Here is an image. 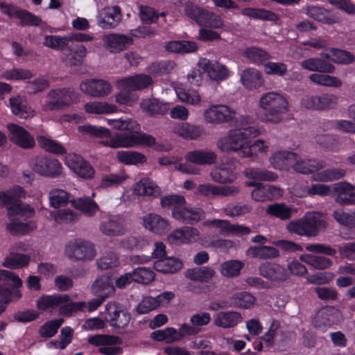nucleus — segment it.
<instances>
[{
	"label": "nucleus",
	"instance_id": "4c0bfd02",
	"mask_svg": "<svg viewBox=\"0 0 355 355\" xmlns=\"http://www.w3.org/2000/svg\"><path fill=\"white\" fill-rule=\"evenodd\" d=\"M336 309L331 306L322 307L316 313L314 318V324L318 328H326L335 323Z\"/></svg>",
	"mask_w": 355,
	"mask_h": 355
},
{
	"label": "nucleus",
	"instance_id": "f257e3e1",
	"mask_svg": "<svg viewBox=\"0 0 355 355\" xmlns=\"http://www.w3.org/2000/svg\"><path fill=\"white\" fill-rule=\"evenodd\" d=\"M160 205L162 208L171 209L172 217L182 223L194 225L206 217V213L202 209L188 205L182 195L164 196L160 200Z\"/></svg>",
	"mask_w": 355,
	"mask_h": 355
},
{
	"label": "nucleus",
	"instance_id": "6e6d98bb",
	"mask_svg": "<svg viewBox=\"0 0 355 355\" xmlns=\"http://www.w3.org/2000/svg\"><path fill=\"white\" fill-rule=\"evenodd\" d=\"M301 191H297L296 195L300 197H305L308 196L318 195L320 196H327L331 193L330 186L323 184H314L311 187L300 186Z\"/></svg>",
	"mask_w": 355,
	"mask_h": 355
},
{
	"label": "nucleus",
	"instance_id": "6ab92c4d",
	"mask_svg": "<svg viewBox=\"0 0 355 355\" xmlns=\"http://www.w3.org/2000/svg\"><path fill=\"white\" fill-rule=\"evenodd\" d=\"M8 137L10 140L22 148H32L35 146V140L33 136L23 127L15 124L8 123Z\"/></svg>",
	"mask_w": 355,
	"mask_h": 355
},
{
	"label": "nucleus",
	"instance_id": "412c9836",
	"mask_svg": "<svg viewBox=\"0 0 355 355\" xmlns=\"http://www.w3.org/2000/svg\"><path fill=\"white\" fill-rule=\"evenodd\" d=\"M211 320V315L207 312H199L192 315L189 319L190 323L181 324L184 336H193L198 334L202 331V327L207 325Z\"/></svg>",
	"mask_w": 355,
	"mask_h": 355
},
{
	"label": "nucleus",
	"instance_id": "c85d7f7f",
	"mask_svg": "<svg viewBox=\"0 0 355 355\" xmlns=\"http://www.w3.org/2000/svg\"><path fill=\"white\" fill-rule=\"evenodd\" d=\"M217 158L216 152L207 148L190 151L185 155L187 162L199 165H211L216 163Z\"/></svg>",
	"mask_w": 355,
	"mask_h": 355
},
{
	"label": "nucleus",
	"instance_id": "680f3d73",
	"mask_svg": "<svg viewBox=\"0 0 355 355\" xmlns=\"http://www.w3.org/2000/svg\"><path fill=\"white\" fill-rule=\"evenodd\" d=\"M244 263L239 260H229L220 266V274L226 277H234L239 275Z\"/></svg>",
	"mask_w": 355,
	"mask_h": 355
},
{
	"label": "nucleus",
	"instance_id": "6e6552de",
	"mask_svg": "<svg viewBox=\"0 0 355 355\" xmlns=\"http://www.w3.org/2000/svg\"><path fill=\"white\" fill-rule=\"evenodd\" d=\"M79 95L75 91L67 88L51 89L42 103L41 109L44 112L62 110L73 102L78 101Z\"/></svg>",
	"mask_w": 355,
	"mask_h": 355
},
{
	"label": "nucleus",
	"instance_id": "4be33fe9",
	"mask_svg": "<svg viewBox=\"0 0 355 355\" xmlns=\"http://www.w3.org/2000/svg\"><path fill=\"white\" fill-rule=\"evenodd\" d=\"M66 164L82 178L92 179L94 176L93 167L79 155L69 154L66 157Z\"/></svg>",
	"mask_w": 355,
	"mask_h": 355
},
{
	"label": "nucleus",
	"instance_id": "3c124183",
	"mask_svg": "<svg viewBox=\"0 0 355 355\" xmlns=\"http://www.w3.org/2000/svg\"><path fill=\"white\" fill-rule=\"evenodd\" d=\"M141 110L149 116L164 114L168 110V105L157 99H144L140 104Z\"/></svg>",
	"mask_w": 355,
	"mask_h": 355
},
{
	"label": "nucleus",
	"instance_id": "f8f14e48",
	"mask_svg": "<svg viewBox=\"0 0 355 355\" xmlns=\"http://www.w3.org/2000/svg\"><path fill=\"white\" fill-rule=\"evenodd\" d=\"M31 169L37 174L49 178H57L62 173L60 162L54 158L40 155L33 158L29 163Z\"/></svg>",
	"mask_w": 355,
	"mask_h": 355
},
{
	"label": "nucleus",
	"instance_id": "8fccbe9b",
	"mask_svg": "<svg viewBox=\"0 0 355 355\" xmlns=\"http://www.w3.org/2000/svg\"><path fill=\"white\" fill-rule=\"evenodd\" d=\"M72 205L87 216L94 215L98 210V205L90 197H81L71 200Z\"/></svg>",
	"mask_w": 355,
	"mask_h": 355
},
{
	"label": "nucleus",
	"instance_id": "c756f323",
	"mask_svg": "<svg viewBox=\"0 0 355 355\" xmlns=\"http://www.w3.org/2000/svg\"><path fill=\"white\" fill-rule=\"evenodd\" d=\"M144 227L150 231L161 234L170 230V223L156 214H148L143 217Z\"/></svg>",
	"mask_w": 355,
	"mask_h": 355
},
{
	"label": "nucleus",
	"instance_id": "0e129e2a",
	"mask_svg": "<svg viewBox=\"0 0 355 355\" xmlns=\"http://www.w3.org/2000/svg\"><path fill=\"white\" fill-rule=\"evenodd\" d=\"M50 216L53 220L58 223L67 224L76 221L78 219L79 214L73 210L63 209L51 211Z\"/></svg>",
	"mask_w": 355,
	"mask_h": 355
},
{
	"label": "nucleus",
	"instance_id": "79ce46f5",
	"mask_svg": "<svg viewBox=\"0 0 355 355\" xmlns=\"http://www.w3.org/2000/svg\"><path fill=\"white\" fill-rule=\"evenodd\" d=\"M266 213L281 220H287L291 218L295 210L284 202H275L266 207Z\"/></svg>",
	"mask_w": 355,
	"mask_h": 355
},
{
	"label": "nucleus",
	"instance_id": "f704fd0d",
	"mask_svg": "<svg viewBox=\"0 0 355 355\" xmlns=\"http://www.w3.org/2000/svg\"><path fill=\"white\" fill-rule=\"evenodd\" d=\"M134 192L141 196L157 198L161 194V189L154 181L145 178L136 183Z\"/></svg>",
	"mask_w": 355,
	"mask_h": 355
},
{
	"label": "nucleus",
	"instance_id": "9d476101",
	"mask_svg": "<svg viewBox=\"0 0 355 355\" xmlns=\"http://www.w3.org/2000/svg\"><path fill=\"white\" fill-rule=\"evenodd\" d=\"M2 283L0 284V297H3L5 303L17 301L21 297L19 288L22 286V281L15 272L2 270Z\"/></svg>",
	"mask_w": 355,
	"mask_h": 355
},
{
	"label": "nucleus",
	"instance_id": "09e8293b",
	"mask_svg": "<svg viewBox=\"0 0 355 355\" xmlns=\"http://www.w3.org/2000/svg\"><path fill=\"white\" fill-rule=\"evenodd\" d=\"M218 229L219 233L225 236H242L251 232V229L249 227L243 225L232 224L227 220H223Z\"/></svg>",
	"mask_w": 355,
	"mask_h": 355
},
{
	"label": "nucleus",
	"instance_id": "39448f33",
	"mask_svg": "<svg viewBox=\"0 0 355 355\" xmlns=\"http://www.w3.org/2000/svg\"><path fill=\"white\" fill-rule=\"evenodd\" d=\"M327 227L325 215L321 212L306 214L303 218L290 221L286 230L299 236L314 237Z\"/></svg>",
	"mask_w": 355,
	"mask_h": 355
},
{
	"label": "nucleus",
	"instance_id": "ddd939ff",
	"mask_svg": "<svg viewBox=\"0 0 355 355\" xmlns=\"http://www.w3.org/2000/svg\"><path fill=\"white\" fill-rule=\"evenodd\" d=\"M236 115L234 109L222 104L209 106L203 114L205 121L213 125L233 123Z\"/></svg>",
	"mask_w": 355,
	"mask_h": 355
},
{
	"label": "nucleus",
	"instance_id": "338daca9",
	"mask_svg": "<svg viewBox=\"0 0 355 355\" xmlns=\"http://www.w3.org/2000/svg\"><path fill=\"white\" fill-rule=\"evenodd\" d=\"M311 82L322 86L340 87L342 86V81L336 76L327 74L313 73L309 76Z\"/></svg>",
	"mask_w": 355,
	"mask_h": 355
},
{
	"label": "nucleus",
	"instance_id": "dca6fc26",
	"mask_svg": "<svg viewBox=\"0 0 355 355\" xmlns=\"http://www.w3.org/2000/svg\"><path fill=\"white\" fill-rule=\"evenodd\" d=\"M88 342L96 346H101L98 352L105 355H119L122 348L116 346L121 343V340L117 336L108 335H96L91 336Z\"/></svg>",
	"mask_w": 355,
	"mask_h": 355
},
{
	"label": "nucleus",
	"instance_id": "5fc2aeb1",
	"mask_svg": "<svg viewBox=\"0 0 355 355\" xmlns=\"http://www.w3.org/2000/svg\"><path fill=\"white\" fill-rule=\"evenodd\" d=\"M268 146L263 139H257L251 143L248 139V148L241 153L242 158H254L260 155H266Z\"/></svg>",
	"mask_w": 355,
	"mask_h": 355
},
{
	"label": "nucleus",
	"instance_id": "bb28decb",
	"mask_svg": "<svg viewBox=\"0 0 355 355\" xmlns=\"http://www.w3.org/2000/svg\"><path fill=\"white\" fill-rule=\"evenodd\" d=\"M242 320L243 317L241 313L234 311H219L213 316L214 324L222 329L234 328Z\"/></svg>",
	"mask_w": 355,
	"mask_h": 355
},
{
	"label": "nucleus",
	"instance_id": "c9c22d12",
	"mask_svg": "<svg viewBox=\"0 0 355 355\" xmlns=\"http://www.w3.org/2000/svg\"><path fill=\"white\" fill-rule=\"evenodd\" d=\"M241 81L243 86L248 89H257L264 83L261 73L254 68L243 70L241 75Z\"/></svg>",
	"mask_w": 355,
	"mask_h": 355
},
{
	"label": "nucleus",
	"instance_id": "f03ea898",
	"mask_svg": "<svg viewBox=\"0 0 355 355\" xmlns=\"http://www.w3.org/2000/svg\"><path fill=\"white\" fill-rule=\"evenodd\" d=\"M259 119L265 123H279L288 112L286 98L280 93L269 92L263 94L259 100Z\"/></svg>",
	"mask_w": 355,
	"mask_h": 355
},
{
	"label": "nucleus",
	"instance_id": "a211bd4d",
	"mask_svg": "<svg viewBox=\"0 0 355 355\" xmlns=\"http://www.w3.org/2000/svg\"><path fill=\"white\" fill-rule=\"evenodd\" d=\"M102 40L103 47L113 53H120L133 44L131 36L120 33L105 35Z\"/></svg>",
	"mask_w": 355,
	"mask_h": 355
},
{
	"label": "nucleus",
	"instance_id": "7ed1b4c3",
	"mask_svg": "<svg viewBox=\"0 0 355 355\" xmlns=\"http://www.w3.org/2000/svg\"><path fill=\"white\" fill-rule=\"evenodd\" d=\"M152 84V78L143 73L119 79L116 87L119 92L115 96V101L121 105L133 106L139 97L132 92L144 89Z\"/></svg>",
	"mask_w": 355,
	"mask_h": 355
},
{
	"label": "nucleus",
	"instance_id": "e433bc0d",
	"mask_svg": "<svg viewBox=\"0 0 355 355\" xmlns=\"http://www.w3.org/2000/svg\"><path fill=\"white\" fill-rule=\"evenodd\" d=\"M300 65L303 69L309 71L331 73L335 71V67L333 64L319 58H311L302 60Z\"/></svg>",
	"mask_w": 355,
	"mask_h": 355
},
{
	"label": "nucleus",
	"instance_id": "a19ab883",
	"mask_svg": "<svg viewBox=\"0 0 355 355\" xmlns=\"http://www.w3.org/2000/svg\"><path fill=\"white\" fill-rule=\"evenodd\" d=\"M173 132L185 139H197L203 133L201 127L188 123H179L173 128Z\"/></svg>",
	"mask_w": 355,
	"mask_h": 355
},
{
	"label": "nucleus",
	"instance_id": "473e14b6",
	"mask_svg": "<svg viewBox=\"0 0 355 355\" xmlns=\"http://www.w3.org/2000/svg\"><path fill=\"white\" fill-rule=\"evenodd\" d=\"M100 230L105 235L116 236L125 234L127 228L121 218L113 216L101 223Z\"/></svg>",
	"mask_w": 355,
	"mask_h": 355
},
{
	"label": "nucleus",
	"instance_id": "37998d69",
	"mask_svg": "<svg viewBox=\"0 0 355 355\" xmlns=\"http://www.w3.org/2000/svg\"><path fill=\"white\" fill-rule=\"evenodd\" d=\"M300 259L313 268L318 270H326L333 266V261L329 258L321 255L304 254L300 257Z\"/></svg>",
	"mask_w": 355,
	"mask_h": 355
},
{
	"label": "nucleus",
	"instance_id": "4d7b16f0",
	"mask_svg": "<svg viewBox=\"0 0 355 355\" xmlns=\"http://www.w3.org/2000/svg\"><path fill=\"white\" fill-rule=\"evenodd\" d=\"M166 48L168 51L174 53H189L198 50V46L194 42L191 41H172L168 42Z\"/></svg>",
	"mask_w": 355,
	"mask_h": 355
},
{
	"label": "nucleus",
	"instance_id": "5701e85b",
	"mask_svg": "<svg viewBox=\"0 0 355 355\" xmlns=\"http://www.w3.org/2000/svg\"><path fill=\"white\" fill-rule=\"evenodd\" d=\"M106 318L111 325L117 328L126 327L130 320V314L118 304L110 302L106 305Z\"/></svg>",
	"mask_w": 355,
	"mask_h": 355
},
{
	"label": "nucleus",
	"instance_id": "c03bdc74",
	"mask_svg": "<svg viewBox=\"0 0 355 355\" xmlns=\"http://www.w3.org/2000/svg\"><path fill=\"white\" fill-rule=\"evenodd\" d=\"M243 173L246 178L257 181L273 182L278 178L275 173L258 167L246 168Z\"/></svg>",
	"mask_w": 355,
	"mask_h": 355
},
{
	"label": "nucleus",
	"instance_id": "774afa93",
	"mask_svg": "<svg viewBox=\"0 0 355 355\" xmlns=\"http://www.w3.org/2000/svg\"><path fill=\"white\" fill-rule=\"evenodd\" d=\"M71 51V55L68 59V64L71 67L82 65L88 53L86 46L83 44H76Z\"/></svg>",
	"mask_w": 355,
	"mask_h": 355
},
{
	"label": "nucleus",
	"instance_id": "864d4df0",
	"mask_svg": "<svg viewBox=\"0 0 355 355\" xmlns=\"http://www.w3.org/2000/svg\"><path fill=\"white\" fill-rule=\"evenodd\" d=\"M306 14L311 18L326 24L337 23L338 20L329 15V11L318 6H308Z\"/></svg>",
	"mask_w": 355,
	"mask_h": 355
},
{
	"label": "nucleus",
	"instance_id": "bf43d9fd",
	"mask_svg": "<svg viewBox=\"0 0 355 355\" xmlns=\"http://www.w3.org/2000/svg\"><path fill=\"white\" fill-rule=\"evenodd\" d=\"M345 175V170L339 168H331L317 173L313 179L318 182H332L344 178Z\"/></svg>",
	"mask_w": 355,
	"mask_h": 355
},
{
	"label": "nucleus",
	"instance_id": "7c9ffc66",
	"mask_svg": "<svg viewBox=\"0 0 355 355\" xmlns=\"http://www.w3.org/2000/svg\"><path fill=\"white\" fill-rule=\"evenodd\" d=\"M92 293L96 296L107 298L115 292L111 277L107 275L98 277L92 285Z\"/></svg>",
	"mask_w": 355,
	"mask_h": 355
},
{
	"label": "nucleus",
	"instance_id": "052dcab7",
	"mask_svg": "<svg viewBox=\"0 0 355 355\" xmlns=\"http://www.w3.org/2000/svg\"><path fill=\"white\" fill-rule=\"evenodd\" d=\"M184 14L195 21L199 26L202 25V23L205 21V14L207 10L199 7L191 1H187L184 5Z\"/></svg>",
	"mask_w": 355,
	"mask_h": 355
},
{
	"label": "nucleus",
	"instance_id": "20e7f679",
	"mask_svg": "<svg viewBox=\"0 0 355 355\" xmlns=\"http://www.w3.org/2000/svg\"><path fill=\"white\" fill-rule=\"evenodd\" d=\"M260 133L259 129L256 127L231 129L217 140L216 147L223 153H236L241 157V153L248 148V139L256 137Z\"/></svg>",
	"mask_w": 355,
	"mask_h": 355
},
{
	"label": "nucleus",
	"instance_id": "1a4fd4ad",
	"mask_svg": "<svg viewBox=\"0 0 355 355\" xmlns=\"http://www.w3.org/2000/svg\"><path fill=\"white\" fill-rule=\"evenodd\" d=\"M64 253L68 259L75 261H90L96 254L94 245L82 239L68 241L64 247Z\"/></svg>",
	"mask_w": 355,
	"mask_h": 355
},
{
	"label": "nucleus",
	"instance_id": "393cba45",
	"mask_svg": "<svg viewBox=\"0 0 355 355\" xmlns=\"http://www.w3.org/2000/svg\"><path fill=\"white\" fill-rule=\"evenodd\" d=\"M199 230L191 226H184L174 230L168 236L172 243H190L198 240Z\"/></svg>",
	"mask_w": 355,
	"mask_h": 355
},
{
	"label": "nucleus",
	"instance_id": "a878e982",
	"mask_svg": "<svg viewBox=\"0 0 355 355\" xmlns=\"http://www.w3.org/2000/svg\"><path fill=\"white\" fill-rule=\"evenodd\" d=\"M122 19L121 9L119 6H108L104 8L101 13L98 26L105 29L116 28Z\"/></svg>",
	"mask_w": 355,
	"mask_h": 355
},
{
	"label": "nucleus",
	"instance_id": "72a5a7b5",
	"mask_svg": "<svg viewBox=\"0 0 355 355\" xmlns=\"http://www.w3.org/2000/svg\"><path fill=\"white\" fill-rule=\"evenodd\" d=\"M150 337L153 340L169 344L180 341L185 336L180 326L178 330L173 327H168L163 330L155 331L151 333Z\"/></svg>",
	"mask_w": 355,
	"mask_h": 355
},
{
	"label": "nucleus",
	"instance_id": "4468645a",
	"mask_svg": "<svg viewBox=\"0 0 355 355\" xmlns=\"http://www.w3.org/2000/svg\"><path fill=\"white\" fill-rule=\"evenodd\" d=\"M80 90L86 95L94 98H105L113 90L111 83L101 78H90L82 81Z\"/></svg>",
	"mask_w": 355,
	"mask_h": 355
},
{
	"label": "nucleus",
	"instance_id": "f3484780",
	"mask_svg": "<svg viewBox=\"0 0 355 355\" xmlns=\"http://www.w3.org/2000/svg\"><path fill=\"white\" fill-rule=\"evenodd\" d=\"M126 148L134 147L137 145H143L153 148L157 151H168L171 147L170 145H165L157 142L155 139L150 135L135 132L133 133H125Z\"/></svg>",
	"mask_w": 355,
	"mask_h": 355
},
{
	"label": "nucleus",
	"instance_id": "49530a36",
	"mask_svg": "<svg viewBox=\"0 0 355 355\" xmlns=\"http://www.w3.org/2000/svg\"><path fill=\"white\" fill-rule=\"evenodd\" d=\"M215 270L209 267L202 266L196 267L192 269L187 270L185 272V277L191 280L209 282L215 276Z\"/></svg>",
	"mask_w": 355,
	"mask_h": 355
},
{
	"label": "nucleus",
	"instance_id": "423d86ee",
	"mask_svg": "<svg viewBox=\"0 0 355 355\" xmlns=\"http://www.w3.org/2000/svg\"><path fill=\"white\" fill-rule=\"evenodd\" d=\"M37 308L42 311L58 308L60 315L71 316L85 307L83 302H73L67 294H53L43 295L37 301Z\"/></svg>",
	"mask_w": 355,
	"mask_h": 355
},
{
	"label": "nucleus",
	"instance_id": "a18cd8bd",
	"mask_svg": "<svg viewBox=\"0 0 355 355\" xmlns=\"http://www.w3.org/2000/svg\"><path fill=\"white\" fill-rule=\"evenodd\" d=\"M211 180L216 182L225 184L232 182L236 176L227 164L214 167L210 172Z\"/></svg>",
	"mask_w": 355,
	"mask_h": 355
},
{
	"label": "nucleus",
	"instance_id": "0eeeda50",
	"mask_svg": "<svg viewBox=\"0 0 355 355\" xmlns=\"http://www.w3.org/2000/svg\"><path fill=\"white\" fill-rule=\"evenodd\" d=\"M25 196L22 187H14L6 192L0 191V207L6 206L8 209V214L10 217L17 216V218H25L32 217L34 209L28 205L21 204L20 198Z\"/></svg>",
	"mask_w": 355,
	"mask_h": 355
},
{
	"label": "nucleus",
	"instance_id": "13d9d810",
	"mask_svg": "<svg viewBox=\"0 0 355 355\" xmlns=\"http://www.w3.org/2000/svg\"><path fill=\"white\" fill-rule=\"evenodd\" d=\"M49 202L51 207L59 208L71 202L70 194L63 189H54L49 192Z\"/></svg>",
	"mask_w": 355,
	"mask_h": 355
},
{
	"label": "nucleus",
	"instance_id": "58836bf2",
	"mask_svg": "<svg viewBox=\"0 0 355 355\" xmlns=\"http://www.w3.org/2000/svg\"><path fill=\"white\" fill-rule=\"evenodd\" d=\"M245 254L252 259H269L278 257L279 253L272 246L252 245L247 249Z\"/></svg>",
	"mask_w": 355,
	"mask_h": 355
},
{
	"label": "nucleus",
	"instance_id": "9b49d317",
	"mask_svg": "<svg viewBox=\"0 0 355 355\" xmlns=\"http://www.w3.org/2000/svg\"><path fill=\"white\" fill-rule=\"evenodd\" d=\"M79 131L83 134L97 137L109 138V139L101 140L100 144L105 146L113 148H126L125 133H117L111 136L110 131L103 127H96L91 125H85L79 127Z\"/></svg>",
	"mask_w": 355,
	"mask_h": 355
},
{
	"label": "nucleus",
	"instance_id": "de8ad7c7",
	"mask_svg": "<svg viewBox=\"0 0 355 355\" xmlns=\"http://www.w3.org/2000/svg\"><path fill=\"white\" fill-rule=\"evenodd\" d=\"M154 268L162 273H175L182 268V263L175 257L164 258L157 260Z\"/></svg>",
	"mask_w": 355,
	"mask_h": 355
},
{
	"label": "nucleus",
	"instance_id": "b1692460",
	"mask_svg": "<svg viewBox=\"0 0 355 355\" xmlns=\"http://www.w3.org/2000/svg\"><path fill=\"white\" fill-rule=\"evenodd\" d=\"M336 196L335 201L340 205H355V187L347 182H340L334 184Z\"/></svg>",
	"mask_w": 355,
	"mask_h": 355
},
{
	"label": "nucleus",
	"instance_id": "2f4dec72",
	"mask_svg": "<svg viewBox=\"0 0 355 355\" xmlns=\"http://www.w3.org/2000/svg\"><path fill=\"white\" fill-rule=\"evenodd\" d=\"M326 166V163L323 160L315 159H299L294 161L293 164V169L300 173L310 174Z\"/></svg>",
	"mask_w": 355,
	"mask_h": 355
},
{
	"label": "nucleus",
	"instance_id": "ea45409f",
	"mask_svg": "<svg viewBox=\"0 0 355 355\" xmlns=\"http://www.w3.org/2000/svg\"><path fill=\"white\" fill-rule=\"evenodd\" d=\"M10 106L12 112L21 119H26L35 115V111L19 96L10 98Z\"/></svg>",
	"mask_w": 355,
	"mask_h": 355
},
{
	"label": "nucleus",
	"instance_id": "e2e57ef3",
	"mask_svg": "<svg viewBox=\"0 0 355 355\" xmlns=\"http://www.w3.org/2000/svg\"><path fill=\"white\" fill-rule=\"evenodd\" d=\"M116 157L119 162L125 164H142L146 161V158L143 154L131 150L119 151L116 153Z\"/></svg>",
	"mask_w": 355,
	"mask_h": 355
},
{
	"label": "nucleus",
	"instance_id": "2eb2a0df",
	"mask_svg": "<svg viewBox=\"0 0 355 355\" xmlns=\"http://www.w3.org/2000/svg\"><path fill=\"white\" fill-rule=\"evenodd\" d=\"M198 66L206 73L210 80L218 83L227 79L230 75L229 69L216 60L200 58Z\"/></svg>",
	"mask_w": 355,
	"mask_h": 355
},
{
	"label": "nucleus",
	"instance_id": "603ef678",
	"mask_svg": "<svg viewBox=\"0 0 355 355\" xmlns=\"http://www.w3.org/2000/svg\"><path fill=\"white\" fill-rule=\"evenodd\" d=\"M84 107L87 113L95 114H107L117 111V107L115 105L102 101L87 103Z\"/></svg>",
	"mask_w": 355,
	"mask_h": 355
},
{
	"label": "nucleus",
	"instance_id": "69168bd1",
	"mask_svg": "<svg viewBox=\"0 0 355 355\" xmlns=\"http://www.w3.org/2000/svg\"><path fill=\"white\" fill-rule=\"evenodd\" d=\"M29 256L24 254L11 252L3 261V266L10 268H19L28 264Z\"/></svg>",
	"mask_w": 355,
	"mask_h": 355
},
{
	"label": "nucleus",
	"instance_id": "cd10ccee",
	"mask_svg": "<svg viewBox=\"0 0 355 355\" xmlns=\"http://www.w3.org/2000/svg\"><path fill=\"white\" fill-rule=\"evenodd\" d=\"M283 193L281 188L275 185L261 184L251 191V197L257 202H265L279 198Z\"/></svg>",
	"mask_w": 355,
	"mask_h": 355
},
{
	"label": "nucleus",
	"instance_id": "aec40b11",
	"mask_svg": "<svg viewBox=\"0 0 355 355\" xmlns=\"http://www.w3.org/2000/svg\"><path fill=\"white\" fill-rule=\"evenodd\" d=\"M259 273L263 277L275 282H284L289 277L285 267L274 262H265L260 264Z\"/></svg>",
	"mask_w": 355,
	"mask_h": 355
}]
</instances>
